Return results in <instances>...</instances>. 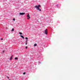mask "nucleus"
I'll list each match as a JSON object with an SVG mask.
<instances>
[{
    "label": "nucleus",
    "instance_id": "9b49d317",
    "mask_svg": "<svg viewBox=\"0 0 80 80\" xmlns=\"http://www.w3.org/2000/svg\"><path fill=\"white\" fill-rule=\"evenodd\" d=\"M19 33L20 35H22V32H19Z\"/></svg>",
    "mask_w": 80,
    "mask_h": 80
},
{
    "label": "nucleus",
    "instance_id": "f03ea898",
    "mask_svg": "<svg viewBox=\"0 0 80 80\" xmlns=\"http://www.w3.org/2000/svg\"><path fill=\"white\" fill-rule=\"evenodd\" d=\"M27 17L28 18V20L29 19H30V15H29V13L28 14V15H27Z\"/></svg>",
    "mask_w": 80,
    "mask_h": 80
},
{
    "label": "nucleus",
    "instance_id": "7ed1b4c3",
    "mask_svg": "<svg viewBox=\"0 0 80 80\" xmlns=\"http://www.w3.org/2000/svg\"><path fill=\"white\" fill-rule=\"evenodd\" d=\"M20 15H23L25 14V12H22V13H19Z\"/></svg>",
    "mask_w": 80,
    "mask_h": 80
},
{
    "label": "nucleus",
    "instance_id": "6e6552de",
    "mask_svg": "<svg viewBox=\"0 0 80 80\" xmlns=\"http://www.w3.org/2000/svg\"><path fill=\"white\" fill-rule=\"evenodd\" d=\"M26 45H27V40L26 41Z\"/></svg>",
    "mask_w": 80,
    "mask_h": 80
},
{
    "label": "nucleus",
    "instance_id": "f8f14e48",
    "mask_svg": "<svg viewBox=\"0 0 80 80\" xmlns=\"http://www.w3.org/2000/svg\"><path fill=\"white\" fill-rule=\"evenodd\" d=\"M26 74V72H24L23 73V75H25Z\"/></svg>",
    "mask_w": 80,
    "mask_h": 80
},
{
    "label": "nucleus",
    "instance_id": "f3484780",
    "mask_svg": "<svg viewBox=\"0 0 80 80\" xmlns=\"http://www.w3.org/2000/svg\"><path fill=\"white\" fill-rule=\"evenodd\" d=\"M4 52H5L4 51H3V53Z\"/></svg>",
    "mask_w": 80,
    "mask_h": 80
},
{
    "label": "nucleus",
    "instance_id": "f257e3e1",
    "mask_svg": "<svg viewBox=\"0 0 80 80\" xmlns=\"http://www.w3.org/2000/svg\"><path fill=\"white\" fill-rule=\"evenodd\" d=\"M39 7H41V6H40V5H38V6H35V8H37V9H38V10L40 11V12H41V9H40L39 8Z\"/></svg>",
    "mask_w": 80,
    "mask_h": 80
},
{
    "label": "nucleus",
    "instance_id": "39448f33",
    "mask_svg": "<svg viewBox=\"0 0 80 80\" xmlns=\"http://www.w3.org/2000/svg\"><path fill=\"white\" fill-rule=\"evenodd\" d=\"M20 37H22V38H23V39H24L25 38H24V37H23V36H22V35H21L20 36Z\"/></svg>",
    "mask_w": 80,
    "mask_h": 80
},
{
    "label": "nucleus",
    "instance_id": "4468645a",
    "mask_svg": "<svg viewBox=\"0 0 80 80\" xmlns=\"http://www.w3.org/2000/svg\"><path fill=\"white\" fill-rule=\"evenodd\" d=\"M26 38V40H28V38L26 37V38Z\"/></svg>",
    "mask_w": 80,
    "mask_h": 80
},
{
    "label": "nucleus",
    "instance_id": "9d476101",
    "mask_svg": "<svg viewBox=\"0 0 80 80\" xmlns=\"http://www.w3.org/2000/svg\"><path fill=\"white\" fill-rule=\"evenodd\" d=\"M13 31H14V28H12V31L13 32Z\"/></svg>",
    "mask_w": 80,
    "mask_h": 80
},
{
    "label": "nucleus",
    "instance_id": "20e7f679",
    "mask_svg": "<svg viewBox=\"0 0 80 80\" xmlns=\"http://www.w3.org/2000/svg\"><path fill=\"white\" fill-rule=\"evenodd\" d=\"M44 33L46 35H47V34H48V33H47V29L45 30L44 31Z\"/></svg>",
    "mask_w": 80,
    "mask_h": 80
},
{
    "label": "nucleus",
    "instance_id": "dca6fc26",
    "mask_svg": "<svg viewBox=\"0 0 80 80\" xmlns=\"http://www.w3.org/2000/svg\"><path fill=\"white\" fill-rule=\"evenodd\" d=\"M1 40H3V38H1Z\"/></svg>",
    "mask_w": 80,
    "mask_h": 80
},
{
    "label": "nucleus",
    "instance_id": "2eb2a0df",
    "mask_svg": "<svg viewBox=\"0 0 80 80\" xmlns=\"http://www.w3.org/2000/svg\"><path fill=\"white\" fill-rule=\"evenodd\" d=\"M27 48H28L27 46H26V49H27Z\"/></svg>",
    "mask_w": 80,
    "mask_h": 80
},
{
    "label": "nucleus",
    "instance_id": "0eeeda50",
    "mask_svg": "<svg viewBox=\"0 0 80 80\" xmlns=\"http://www.w3.org/2000/svg\"><path fill=\"white\" fill-rule=\"evenodd\" d=\"M12 57H13V55H12V57H11L10 60H12Z\"/></svg>",
    "mask_w": 80,
    "mask_h": 80
},
{
    "label": "nucleus",
    "instance_id": "1a4fd4ad",
    "mask_svg": "<svg viewBox=\"0 0 80 80\" xmlns=\"http://www.w3.org/2000/svg\"><path fill=\"white\" fill-rule=\"evenodd\" d=\"M15 60H18V58H15Z\"/></svg>",
    "mask_w": 80,
    "mask_h": 80
},
{
    "label": "nucleus",
    "instance_id": "423d86ee",
    "mask_svg": "<svg viewBox=\"0 0 80 80\" xmlns=\"http://www.w3.org/2000/svg\"><path fill=\"white\" fill-rule=\"evenodd\" d=\"M37 44H34V47H36V46H37Z\"/></svg>",
    "mask_w": 80,
    "mask_h": 80
},
{
    "label": "nucleus",
    "instance_id": "a211bd4d",
    "mask_svg": "<svg viewBox=\"0 0 80 80\" xmlns=\"http://www.w3.org/2000/svg\"><path fill=\"white\" fill-rule=\"evenodd\" d=\"M7 78H8V79H9V77H7Z\"/></svg>",
    "mask_w": 80,
    "mask_h": 80
},
{
    "label": "nucleus",
    "instance_id": "ddd939ff",
    "mask_svg": "<svg viewBox=\"0 0 80 80\" xmlns=\"http://www.w3.org/2000/svg\"><path fill=\"white\" fill-rule=\"evenodd\" d=\"M13 20L14 21H15V19L13 18Z\"/></svg>",
    "mask_w": 80,
    "mask_h": 80
}]
</instances>
